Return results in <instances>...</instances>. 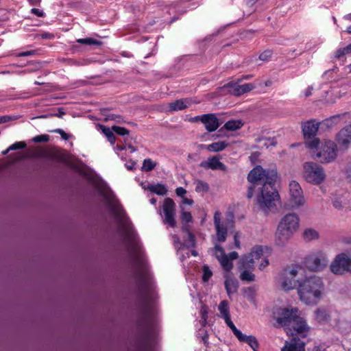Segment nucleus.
Returning a JSON list of instances; mask_svg holds the SVG:
<instances>
[{
  "label": "nucleus",
  "mask_w": 351,
  "mask_h": 351,
  "mask_svg": "<svg viewBox=\"0 0 351 351\" xmlns=\"http://www.w3.org/2000/svg\"><path fill=\"white\" fill-rule=\"evenodd\" d=\"M93 184L99 194L103 197L105 204L118 223L131 258L136 264L142 265V252L139 239L122 206L113 192L102 180H95Z\"/></svg>",
  "instance_id": "1"
},
{
  "label": "nucleus",
  "mask_w": 351,
  "mask_h": 351,
  "mask_svg": "<svg viewBox=\"0 0 351 351\" xmlns=\"http://www.w3.org/2000/svg\"><path fill=\"white\" fill-rule=\"evenodd\" d=\"M276 176L275 169H264L261 166H256L250 171L247 176L248 181L252 184L247 196L252 197L253 191L258 190L259 194L257 195V204L265 213L276 207V201L279 197L274 187Z\"/></svg>",
  "instance_id": "2"
},
{
  "label": "nucleus",
  "mask_w": 351,
  "mask_h": 351,
  "mask_svg": "<svg viewBox=\"0 0 351 351\" xmlns=\"http://www.w3.org/2000/svg\"><path fill=\"white\" fill-rule=\"evenodd\" d=\"M278 324L285 328L287 334L305 337L309 327L299 315L297 308H280L274 313Z\"/></svg>",
  "instance_id": "3"
},
{
  "label": "nucleus",
  "mask_w": 351,
  "mask_h": 351,
  "mask_svg": "<svg viewBox=\"0 0 351 351\" xmlns=\"http://www.w3.org/2000/svg\"><path fill=\"white\" fill-rule=\"evenodd\" d=\"M325 285L322 277L311 275L300 281L298 287L300 300L307 305H316L324 294Z\"/></svg>",
  "instance_id": "4"
},
{
  "label": "nucleus",
  "mask_w": 351,
  "mask_h": 351,
  "mask_svg": "<svg viewBox=\"0 0 351 351\" xmlns=\"http://www.w3.org/2000/svg\"><path fill=\"white\" fill-rule=\"evenodd\" d=\"M300 217L296 213H288L280 220L275 234V243L285 246L289 240L298 230Z\"/></svg>",
  "instance_id": "5"
},
{
  "label": "nucleus",
  "mask_w": 351,
  "mask_h": 351,
  "mask_svg": "<svg viewBox=\"0 0 351 351\" xmlns=\"http://www.w3.org/2000/svg\"><path fill=\"white\" fill-rule=\"evenodd\" d=\"M301 175L305 182L313 185L321 184L326 178L324 168L313 161H307L302 164Z\"/></svg>",
  "instance_id": "6"
},
{
  "label": "nucleus",
  "mask_w": 351,
  "mask_h": 351,
  "mask_svg": "<svg viewBox=\"0 0 351 351\" xmlns=\"http://www.w3.org/2000/svg\"><path fill=\"white\" fill-rule=\"evenodd\" d=\"M213 222L217 241L223 243L226 240L228 232L234 227V216L232 211L226 213L222 217L221 213L217 210L214 213Z\"/></svg>",
  "instance_id": "7"
},
{
  "label": "nucleus",
  "mask_w": 351,
  "mask_h": 351,
  "mask_svg": "<svg viewBox=\"0 0 351 351\" xmlns=\"http://www.w3.org/2000/svg\"><path fill=\"white\" fill-rule=\"evenodd\" d=\"M263 252V247L256 246L247 256L241 258L239 266V270L241 271L240 278L241 280L247 282L254 280L255 276L252 274V271L254 269L255 260H258L261 257Z\"/></svg>",
  "instance_id": "8"
},
{
  "label": "nucleus",
  "mask_w": 351,
  "mask_h": 351,
  "mask_svg": "<svg viewBox=\"0 0 351 351\" xmlns=\"http://www.w3.org/2000/svg\"><path fill=\"white\" fill-rule=\"evenodd\" d=\"M302 270L299 265H291L285 267L278 275L276 280L278 286L284 291H289L298 287L300 282L295 278Z\"/></svg>",
  "instance_id": "9"
},
{
  "label": "nucleus",
  "mask_w": 351,
  "mask_h": 351,
  "mask_svg": "<svg viewBox=\"0 0 351 351\" xmlns=\"http://www.w3.org/2000/svg\"><path fill=\"white\" fill-rule=\"evenodd\" d=\"M329 262L327 254L322 250L313 251L303 260L304 266L310 271L322 272L328 266Z\"/></svg>",
  "instance_id": "10"
},
{
  "label": "nucleus",
  "mask_w": 351,
  "mask_h": 351,
  "mask_svg": "<svg viewBox=\"0 0 351 351\" xmlns=\"http://www.w3.org/2000/svg\"><path fill=\"white\" fill-rule=\"evenodd\" d=\"M313 149H315L314 157L322 163H330L337 158L338 154L337 145L331 140L319 141V145Z\"/></svg>",
  "instance_id": "11"
},
{
  "label": "nucleus",
  "mask_w": 351,
  "mask_h": 351,
  "mask_svg": "<svg viewBox=\"0 0 351 351\" xmlns=\"http://www.w3.org/2000/svg\"><path fill=\"white\" fill-rule=\"evenodd\" d=\"M289 198L286 205L289 209H298L306 203L304 193L300 184L295 180H291L289 184Z\"/></svg>",
  "instance_id": "12"
},
{
  "label": "nucleus",
  "mask_w": 351,
  "mask_h": 351,
  "mask_svg": "<svg viewBox=\"0 0 351 351\" xmlns=\"http://www.w3.org/2000/svg\"><path fill=\"white\" fill-rule=\"evenodd\" d=\"M330 270L335 275L351 272V249L346 253L337 254L330 263Z\"/></svg>",
  "instance_id": "13"
},
{
  "label": "nucleus",
  "mask_w": 351,
  "mask_h": 351,
  "mask_svg": "<svg viewBox=\"0 0 351 351\" xmlns=\"http://www.w3.org/2000/svg\"><path fill=\"white\" fill-rule=\"evenodd\" d=\"M319 127V122L315 120L308 121L302 124V132L306 139V147L310 149L317 147L319 144V139L315 137Z\"/></svg>",
  "instance_id": "14"
},
{
  "label": "nucleus",
  "mask_w": 351,
  "mask_h": 351,
  "mask_svg": "<svg viewBox=\"0 0 351 351\" xmlns=\"http://www.w3.org/2000/svg\"><path fill=\"white\" fill-rule=\"evenodd\" d=\"M212 252L220 263L222 268L227 271H230L232 268V261L239 257L237 252H231L228 254H226L223 247L218 244L215 245Z\"/></svg>",
  "instance_id": "15"
},
{
  "label": "nucleus",
  "mask_w": 351,
  "mask_h": 351,
  "mask_svg": "<svg viewBox=\"0 0 351 351\" xmlns=\"http://www.w3.org/2000/svg\"><path fill=\"white\" fill-rule=\"evenodd\" d=\"M162 212L164 213L163 223L173 228L176 225L175 220L176 204L170 198H166L162 205Z\"/></svg>",
  "instance_id": "16"
},
{
  "label": "nucleus",
  "mask_w": 351,
  "mask_h": 351,
  "mask_svg": "<svg viewBox=\"0 0 351 351\" xmlns=\"http://www.w3.org/2000/svg\"><path fill=\"white\" fill-rule=\"evenodd\" d=\"M141 289L144 302L147 304H152L154 302L155 300V293L151 284V281L147 274L144 271L141 279Z\"/></svg>",
  "instance_id": "17"
},
{
  "label": "nucleus",
  "mask_w": 351,
  "mask_h": 351,
  "mask_svg": "<svg viewBox=\"0 0 351 351\" xmlns=\"http://www.w3.org/2000/svg\"><path fill=\"white\" fill-rule=\"evenodd\" d=\"M335 141L340 147H349L351 144V124L346 125L336 134Z\"/></svg>",
  "instance_id": "18"
},
{
  "label": "nucleus",
  "mask_w": 351,
  "mask_h": 351,
  "mask_svg": "<svg viewBox=\"0 0 351 351\" xmlns=\"http://www.w3.org/2000/svg\"><path fill=\"white\" fill-rule=\"evenodd\" d=\"M232 331L239 341L247 343L254 351H257L258 343L254 336L244 335L237 327Z\"/></svg>",
  "instance_id": "19"
},
{
  "label": "nucleus",
  "mask_w": 351,
  "mask_h": 351,
  "mask_svg": "<svg viewBox=\"0 0 351 351\" xmlns=\"http://www.w3.org/2000/svg\"><path fill=\"white\" fill-rule=\"evenodd\" d=\"M199 166L205 169L226 171V167L223 164L217 156H212L207 160L202 161Z\"/></svg>",
  "instance_id": "20"
},
{
  "label": "nucleus",
  "mask_w": 351,
  "mask_h": 351,
  "mask_svg": "<svg viewBox=\"0 0 351 351\" xmlns=\"http://www.w3.org/2000/svg\"><path fill=\"white\" fill-rule=\"evenodd\" d=\"M199 119L210 132L215 131L220 125L218 119L213 114H203Z\"/></svg>",
  "instance_id": "21"
},
{
  "label": "nucleus",
  "mask_w": 351,
  "mask_h": 351,
  "mask_svg": "<svg viewBox=\"0 0 351 351\" xmlns=\"http://www.w3.org/2000/svg\"><path fill=\"white\" fill-rule=\"evenodd\" d=\"M218 310L227 326L233 330V328H236V326L230 319L228 302L226 300L221 301L218 306Z\"/></svg>",
  "instance_id": "22"
},
{
  "label": "nucleus",
  "mask_w": 351,
  "mask_h": 351,
  "mask_svg": "<svg viewBox=\"0 0 351 351\" xmlns=\"http://www.w3.org/2000/svg\"><path fill=\"white\" fill-rule=\"evenodd\" d=\"M281 351H305V343L300 339L292 338L289 341H286Z\"/></svg>",
  "instance_id": "23"
},
{
  "label": "nucleus",
  "mask_w": 351,
  "mask_h": 351,
  "mask_svg": "<svg viewBox=\"0 0 351 351\" xmlns=\"http://www.w3.org/2000/svg\"><path fill=\"white\" fill-rule=\"evenodd\" d=\"M330 317V312L326 308L319 307L314 311V318L319 324L328 323Z\"/></svg>",
  "instance_id": "24"
},
{
  "label": "nucleus",
  "mask_w": 351,
  "mask_h": 351,
  "mask_svg": "<svg viewBox=\"0 0 351 351\" xmlns=\"http://www.w3.org/2000/svg\"><path fill=\"white\" fill-rule=\"evenodd\" d=\"M186 234L187 238L184 240V243H180L179 241H178V244H175V247L178 249L179 253H181L184 250V247L187 249L195 245V237L194 235L190 232L188 230H186ZM178 240H179L178 239Z\"/></svg>",
  "instance_id": "25"
},
{
  "label": "nucleus",
  "mask_w": 351,
  "mask_h": 351,
  "mask_svg": "<svg viewBox=\"0 0 351 351\" xmlns=\"http://www.w3.org/2000/svg\"><path fill=\"white\" fill-rule=\"evenodd\" d=\"M191 102L189 99H178L169 104V110L172 112L182 110L188 108L191 105Z\"/></svg>",
  "instance_id": "26"
},
{
  "label": "nucleus",
  "mask_w": 351,
  "mask_h": 351,
  "mask_svg": "<svg viewBox=\"0 0 351 351\" xmlns=\"http://www.w3.org/2000/svg\"><path fill=\"white\" fill-rule=\"evenodd\" d=\"M254 85L252 83H247L244 84H235L232 87V93L237 96L243 95L247 93L254 88Z\"/></svg>",
  "instance_id": "27"
},
{
  "label": "nucleus",
  "mask_w": 351,
  "mask_h": 351,
  "mask_svg": "<svg viewBox=\"0 0 351 351\" xmlns=\"http://www.w3.org/2000/svg\"><path fill=\"white\" fill-rule=\"evenodd\" d=\"M225 288L229 298H231L232 294L237 292L238 289V282L237 280L227 278L224 282Z\"/></svg>",
  "instance_id": "28"
},
{
  "label": "nucleus",
  "mask_w": 351,
  "mask_h": 351,
  "mask_svg": "<svg viewBox=\"0 0 351 351\" xmlns=\"http://www.w3.org/2000/svg\"><path fill=\"white\" fill-rule=\"evenodd\" d=\"M319 233L313 228H306L303 232V238L305 241L310 242L319 238Z\"/></svg>",
  "instance_id": "29"
},
{
  "label": "nucleus",
  "mask_w": 351,
  "mask_h": 351,
  "mask_svg": "<svg viewBox=\"0 0 351 351\" xmlns=\"http://www.w3.org/2000/svg\"><path fill=\"white\" fill-rule=\"evenodd\" d=\"M227 145L228 144L226 143L221 141L204 145V147L209 152H218L223 150L227 147Z\"/></svg>",
  "instance_id": "30"
},
{
  "label": "nucleus",
  "mask_w": 351,
  "mask_h": 351,
  "mask_svg": "<svg viewBox=\"0 0 351 351\" xmlns=\"http://www.w3.org/2000/svg\"><path fill=\"white\" fill-rule=\"evenodd\" d=\"M147 189L149 191L159 195H164L167 192V189H166V187L164 185L160 184H149L147 186Z\"/></svg>",
  "instance_id": "31"
},
{
  "label": "nucleus",
  "mask_w": 351,
  "mask_h": 351,
  "mask_svg": "<svg viewBox=\"0 0 351 351\" xmlns=\"http://www.w3.org/2000/svg\"><path fill=\"white\" fill-rule=\"evenodd\" d=\"M339 119V115H335L330 117V118L326 119L322 122H319V125H321L322 127L326 128H330L335 126Z\"/></svg>",
  "instance_id": "32"
},
{
  "label": "nucleus",
  "mask_w": 351,
  "mask_h": 351,
  "mask_svg": "<svg viewBox=\"0 0 351 351\" xmlns=\"http://www.w3.org/2000/svg\"><path fill=\"white\" fill-rule=\"evenodd\" d=\"M195 191L199 193H206L209 190V185L207 182L200 180H196L195 181Z\"/></svg>",
  "instance_id": "33"
},
{
  "label": "nucleus",
  "mask_w": 351,
  "mask_h": 351,
  "mask_svg": "<svg viewBox=\"0 0 351 351\" xmlns=\"http://www.w3.org/2000/svg\"><path fill=\"white\" fill-rule=\"evenodd\" d=\"M243 125V123L241 120H230L226 122L224 125V128L229 131H234L241 128Z\"/></svg>",
  "instance_id": "34"
},
{
  "label": "nucleus",
  "mask_w": 351,
  "mask_h": 351,
  "mask_svg": "<svg viewBox=\"0 0 351 351\" xmlns=\"http://www.w3.org/2000/svg\"><path fill=\"white\" fill-rule=\"evenodd\" d=\"M244 297L251 302H255L256 291L252 287H247L243 290Z\"/></svg>",
  "instance_id": "35"
},
{
  "label": "nucleus",
  "mask_w": 351,
  "mask_h": 351,
  "mask_svg": "<svg viewBox=\"0 0 351 351\" xmlns=\"http://www.w3.org/2000/svg\"><path fill=\"white\" fill-rule=\"evenodd\" d=\"M156 163L154 162L151 159L147 158L143 161L142 169L145 171H150L154 169Z\"/></svg>",
  "instance_id": "36"
},
{
  "label": "nucleus",
  "mask_w": 351,
  "mask_h": 351,
  "mask_svg": "<svg viewBox=\"0 0 351 351\" xmlns=\"http://www.w3.org/2000/svg\"><path fill=\"white\" fill-rule=\"evenodd\" d=\"M77 42L80 44L88 45H100L99 41L95 40L93 38H80V39L77 40Z\"/></svg>",
  "instance_id": "37"
},
{
  "label": "nucleus",
  "mask_w": 351,
  "mask_h": 351,
  "mask_svg": "<svg viewBox=\"0 0 351 351\" xmlns=\"http://www.w3.org/2000/svg\"><path fill=\"white\" fill-rule=\"evenodd\" d=\"M202 280L204 282H207L213 275V272L207 265H204L202 267Z\"/></svg>",
  "instance_id": "38"
},
{
  "label": "nucleus",
  "mask_w": 351,
  "mask_h": 351,
  "mask_svg": "<svg viewBox=\"0 0 351 351\" xmlns=\"http://www.w3.org/2000/svg\"><path fill=\"white\" fill-rule=\"evenodd\" d=\"M349 53H351V43L346 47L339 49L336 52L335 56L337 58H341L345 54Z\"/></svg>",
  "instance_id": "39"
},
{
  "label": "nucleus",
  "mask_w": 351,
  "mask_h": 351,
  "mask_svg": "<svg viewBox=\"0 0 351 351\" xmlns=\"http://www.w3.org/2000/svg\"><path fill=\"white\" fill-rule=\"evenodd\" d=\"M112 130L121 136H125L129 134V132L127 129L119 126H112Z\"/></svg>",
  "instance_id": "40"
},
{
  "label": "nucleus",
  "mask_w": 351,
  "mask_h": 351,
  "mask_svg": "<svg viewBox=\"0 0 351 351\" xmlns=\"http://www.w3.org/2000/svg\"><path fill=\"white\" fill-rule=\"evenodd\" d=\"M49 136L47 134H41L36 136L33 138L32 141L34 143H46L49 141Z\"/></svg>",
  "instance_id": "41"
},
{
  "label": "nucleus",
  "mask_w": 351,
  "mask_h": 351,
  "mask_svg": "<svg viewBox=\"0 0 351 351\" xmlns=\"http://www.w3.org/2000/svg\"><path fill=\"white\" fill-rule=\"evenodd\" d=\"M26 147V143L23 141L16 142L10 146L12 151L23 149Z\"/></svg>",
  "instance_id": "42"
},
{
  "label": "nucleus",
  "mask_w": 351,
  "mask_h": 351,
  "mask_svg": "<svg viewBox=\"0 0 351 351\" xmlns=\"http://www.w3.org/2000/svg\"><path fill=\"white\" fill-rule=\"evenodd\" d=\"M344 176L346 180L351 183V162L347 164L344 169Z\"/></svg>",
  "instance_id": "43"
},
{
  "label": "nucleus",
  "mask_w": 351,
  "mask_h": 351,
  "mask_svg": "<svg viewBox=\"0 0 351 351\" xmlns=\"http://www.w3.org/2000/svg\"><path fill=\"white\" fill-rule=\"evenodd\" d=\"M272 55V51L270 50H266L263 51L260 56L259 59L263 61H267L269 60Z\"/></svg>",
  "instance_id": "44"
},
{
  "label": "nucleus",
  "mask_w": 351,
  "mask_h": 351,
  "mask_svg": "<svg viewBox=\"0 0 351 351\" xmlns=\"http://www.w3.org/2000/svg\"><path fill=\"white\" fill-rule=\"evenodd\" d=\"M263 145L265 146L267 148L269 147L270 146H275L277 143L275 138H266L263 140Z\"/></svg>",
  "instance_id": "45"
},
{
  "label": "nucleus",
  "mask_w": 351,
  "mask_h": 351,
  "mask_svg": "<svg viewBox=\"0 0 351 351\" xmlns=\"http://www.w3.org/2000/svg\"><path fill=\"white\" fill-rule=\"evenodd\" d=\"M53 132L55 133H57L58 134H60L61 136V137L64 139V140H68L71 136V135L66 133L62 129H56L53 131Z\"/></svg>",
  "instance_id": "46"
},
{
  "label": "nucleus",
  "mask_w": 351,
  "mask_h": 351,
  "mask_svg": "<svg viewBox=\"0 0 351 351\" xmlns=\"http://www.w3.org/2000/svg\"><path fill=\"white\" fill-rule=\"evenodd\" d=\"M182 220L183 222L188 223L191 221L192 216L189 212H183L182 213Z\"/></svg>",
  "instance_id": "47"
},
{
  "label": "nucleus",
  "mask_w": 351,
  "mask_h": 351,
  "mask_svg": "<svg viewBox=\"0 0 351 351\" xmlns=\"http://www.w3.org/2000/svg\"><path fill=\"white\" fill-rule=\"evenodd\" d=\"M108 119L113 120L117 123H121L123 121V119L121 116L114 114H110L108 116Z\"/></svg>",
  "instance_id": "48"
},
{
  "label": "nucleus",
  "mask_w": 351,
  "mask_h": 351,
  "mask_svg": "<svg viewBox=\"0 0 351 351\" xmlns=\"http://www.w3.org/2000/svg\"><path fill=\"white\" fill-rule=\"evenodd\" d=\"M16 119V117H11L9 115H5L0 117V124L5 122H8L10 121L15 120Z\"/></svg>",
  "instance_id": "49"
},
{
  "label": "nucleus",
  "mask_w": 351,
  "mask_h": 351,
  "mask_svg": "<svg viewBox=\"0 0 351 351\" xmlns=\"http://www.w3.org/2000/svg\"><path fill=\"white\" fill-rule=\"evenodd\" d=\"M176 193L178 196L183 197L186 194V191L182 187H178L176 189Z\"/></svg>",
  "instance_id": "50"
},
{
  "label": "nucleus",
  "mask_w": 351,
  "mask_h": 351,
  "mask_svg": "<svg viewBox=\"0 0 351 351\" xmlns=\"http://www.w3.org/2000/svg\"><path fill=\"white\" fill-rule=\"evenodd\" d=\"M102 129V132L103 133L105 134V136H106V138H108L112 134H113V132H112V130L108 128H106V127H102L101 128Z\"/></svg>",
  "instance_id": "51"
},
{
  "label": "nucleus",
  "mask_w": 351,
  "mask_h": 351,
  "mask_svg": "<svg viewBox=\"0 0 351 351\" xmlns=\"http://www.w3.org/2000/svg\"><path fill=\"white\" fill-rule=\"evenodd\" d=\"M234 245H235V247L237 249H240L241 248V243H240L239 239V234L238 233H236L234 234Z\"/></svg>",
  "instance_id": "52"
},
{
  "label": "nucleus",
  "mask_w": 351,
  "mask_h": 351,
  "mask_svg": "<svg viewBox=\"0 0 351 351\" xmlns=\"http://www.w3.org/2000/svg\"><path fill=\"white\" fill-rule=\"evenodd\" d=\"M269 265V261L267 258H264L262 262L261 263V264L259 265V269L261 270L263 269L264 268H265L267 265Z\"/></svg>",
  "instance_id": "53"
},
{
  "label": "nucleus",
  "mask_w": 351,
  "mask_h": 351,
  "mask_svg": "<svg viewBox=\"0 0 351 351\" xmlns=\"http://www.w3.org/2000/svg\"><path fill=\"white\" fill-rule=\"evenodd\" d=\"M32 13L36 14L38 16H43V15H44L43 12L37 8L32 9Z\"/></svg>",
  "instance_id": "54"
},
{
  "label": "nucleus",
  "mask_w": 351,
  "mask_h": 351,
  "mask_svg": "<svg viewBox=\"0 0 351 351\" xmlns=\"http://www.w3.org/2000/svg\"><path fill=\"white\" fill-rule=\"evenodd\" d=\"M319 43H320L319 40H315V41L314 42L313 45H311V41L310 43H308L306 44V48L307 49H313L315 45H319Z\"/></svg>",
  "instance_id": "55"
},
{
  "label": "nucleus",
  "mask_w": 351,
  "mask_h": 351,
  "mask_svg": "<svg viewBox=\"0 0 351 351\" xmlns=\"http://www.w3.org/2000/svg\"><path fill=\"white\" fill-rule=\"evenodd\" d=\"M207 308L203 306L200 311L202 317L207 318Z\"/></svg>",
  "instance_id": "56"
},
{
  "label": "nucleus",
  "mask_w": 351,
  "mask_h": 351,
  "mask_svg": "<svg viewBox=\"0 0 351 351\" xmlns=\"http://www.w3.org/2000/svg\"><path fill=\"white\" fill-rule=\"evenodd\" d=\"M193 201L192 199H188L185 197H182V203L187 205H191Z\"/></svg>",
  "instance_id": "57"
},
{
  "label": "nucleus",
  "mask_w": 351,
  "mask_h": 351,
  "mask_svg": "<svg viewBox=\"0 0 351 351\" xmlns=\"http://www.w3.org/2000/svg\"><path fill=\"white\" fill-rule=\"evenodd\" d=\"M312 90H313V88L312 87H308L305 92H304V95L306 97H308L310 95H311L312 94Z\"/></svg>",
  "instance_id": "58"
},
{
  "label": "nucleus",
  "mask_w": 351,
  "mask_h": 351,
  "mask_svg": "<svg viewBox=\"0 0 351 351\" xmlns=\"http://www.w3.org/2000/svg\"><path fill=\"white\" fill-rule=\"evenodd\" d=\"M108 141L111 143V144H114L115 143V141H116V138H115V136L114 135V134H112L108 138Z\"/></svg>",
  "instance_id": "59"
},
{
  "label": "nucleus",
  "mask_w": 351,
  "mask_h": 351,
  "mask_svg": "<svg viewBox=\"0 0 351 351\" xmlns=\"http://www.w3.org/2000/svg\"><path fill=\"white\" fill-rule=\"evenodd\" d=\"M33 54V51H25V52H23L21 53H20V56H30Z\"/></svg>",
  "instance_id": "60"
},
{
  "label": "nucleus",
  "mask_w": 351,
  "mask_h": 351,
  "mask_svg": "<svg viewBox=\"0 0 351 351\" xmlns=\"http://www.w3.org/2000/svg\"><path fill=\"white\" fill-rule=\"evenodd\" d=\"M333 206L336 208H338V209H340L342 206L341 204V203L338 201H334L333 202Z\"/></svg>",
  "instance_id": "61"
},
{
  "label": "nucleus",
  "mask_w": 351,
  "mask_h": 351,
  "mask_svg": "<svg viewBox=\"0 0 351 351\" xmlns=\"http://www.w3.org/2000/svg\"><path fill=\"white\" fill-rule=\"evenodd\" d=\"M206 320H207V318L202 317V319L199 321V323L202 327L206 326Z\"/></svg>",
  "instance_id": "62"
},
{
  "label": "nucleus",
  "mask_w": 351,
  "mask_h": 351,
  "mask_svg": "<svg viewBox=\"0 0 351 351\" xmlns=\"http://www.w3.org/2000/svg\"><path fill=\"white\" fill-rule=\"evenodd\" d=\"M154 334L152 332L149 331L147 334V340H149V339H152L154 338Z\"/></svg>",
  "instance_id": "63"
},
{
  "label": "nucleus",
  "mask_w": 351,
  "mask_h": 351,
  "mask_svg": "<svg viewBox=\"0 0 351 351\" xmlns=\"http://www.w3.org/2000/svg\"><path fill=\"white\" fill-rule=\"evenodd\" d=\"M346 20L351 21V14H347L343 17Z\"/></svg>",
  "instance_id": "64"
}]
</instances>
